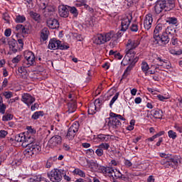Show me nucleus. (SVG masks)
Segmentation results:
<instances>
[{"label": "nucleus", "instance_id": "1", "mask_svg": "<svg viewBox=\"0 0 182 182\" xmlns=\"http://www.w3.org/2000/svg\"><path fill=\"white\" fill-rule=\"evenodd\" d=\"M14 140L18 143H22L23 147H26V149L24 151V154L26 156L38 154V153L42 150V148L39 144L35 142V138H31L28 135H25L24 133L16 135Z\"/></svg>", "mask_w": 182, "mask_h": 182}, {"label": "nucleus", "instance_id": "2", "mask_svg": "<svg viewBox=\"0 0 182 182\" xmlns=\"http://www.w3.org/2000/svg\"><path fill=\"white\" fill-rule=\"evenodd\" d=\"M122 37V32L118 31L117 34H114V32L110 31L107 33L105 35L98 34L97 37L94 39V43L95 45H103L106 42H109L111 40L109 46H117L119 43V38Z\"/></svg>", "mask_w": 182, "mask_h": 182}, {"label": "nucleus", "instance_id": "3", "mask_svg": "<svg viewBox=\"0 0 182 182\" xmlns=\"http://www.w3.org/2000/svg\"><path fill=\"white\" fill-rule=\"evenodd\" d=\"M120 120L126 122V118L119 114L110 112L109 117L106 119V122L107 123V126L109 129H114L116 130L122 127V122Z\"/></svg>", "mask_w": 182, "mask_h": 182}, {"label": "nucleus", "instance_id": "4", "mask_svg": "<svg viewBox=\"0 0 182 182\" xmlns=\"http://www.w3.org/2000/svg\"><path fill=\"white\" fill-rule=\"evenodd\" d=\"M178 163H181V156L178 155H169L166 159H161L160 161V164L164 166L165 168H176L178 166Z\"/></svg>", "mask_w": 182, "mask_h": 182}, {"label": "nucleus", "instance_id": "5", "mask_svg": "<svg viewBox=\"0 0 182 182\" xmlns=\"http://www.w3.org/2000/svg\"><path fill=\"white\" fill-rule=\"evenodd\" d=\"M166 31V24H158L154 31V36L150 40V44L154 46L159 43V39H160V36L164 35Z\"/></svg>", "mask_w": 182, "mask_h": 182}, {"label": "nucleus", "instance_id": "6", "mask_svg": "<svg viewBox=\"0 0 182 182\" xmlns=\"http://www.w3.org/2000/svg\"><path fill=\"white\" fill-rule=\"evenodd\" d=\"M126 55L122 60V63H124L126 60L128 62H132V63H137L139 62V58L136 56V47L128 46L125 50Z\"/></svg>", "mask_w": 182, "mask_h": 182}, {"label": "nucleus", "instance_id": "7", "mask_svg": "<svg viewBox=\"0 0 182 182\" xmlns=\"http://www.w3.org/2000/svg\"><path fill=\"white\" fill-rule=\"evenodd\" d=\"M98 172L111 177H115V178H120L122 174L120 173V171L109 166H100L98 168Z\"/></svg>", "mask_w": 182, "mask_h": 182}, {"label": "nucleus", "instance_id": "8", "mask_svg": "<svg viewBox=\"0 0 182 182\" xmlns=\"http://www.w3.org/2000/svg\"><path fill=\"white\" fill-rule=\"evenodd\" d=\"M48 177L52 182H61L63 178L62 171L54 168L48 173Z\"/></svg>", "mask_w": 182, "mask_h": 182}, {"label": "nucleus", "instance_id": "9", "mask_svg": "<svg viewBox=\"0 0 182 182\" xmlns=\"http://www.w3.org/2000/svg\"><path fill=\"white\" fill-rule=\"evenodd\" d=\"M164 9H166V11H171V9H170V4H168V1L167 4V1H166V0L158 1L155 5L156 14H161V12H163Z\"/></svg>", "mask_w": 182, "mask_h": 182}, {"label": "nucleus", "instance_id": "10", "mask_svg": "<svg viewBox=\"0 0 182 182\" xmlns=\"http://www.w3.org/2000/svg\"><path fill=\"white\" fill-rule=\"evenodd\" d=\"M102 109V101L97 99L94 102L90 104L88 107V114H95L97 112H99Z\"/></svg>", "mask_w": 182, "mask_h": 182}, {"label": "nucleus", "instance_id": "11", "mask_svg": "<svg viewBox=\"0 0 182 182\" xmlns=\"http://www.w3.org/2000/svg\"><path fill=\"white\" fill-rule=\"evenodd\" d=\"M132 19L133 17L132 14H129L128 16H124L121 21V29L119 32H126L129 29L130 26V23H132Z\"/></svg>", "mask_w": 182, "mask_h": 182}, {"label": "nucleus", "instance_id": "12", "mask_svg": "<svg viewBox=\"0 0 182 182\" xmlns=\"http://www.w3.org/2000/svg\"><path fill=\"white\" fill-rule=\"evenodd\" d=\"M35 100V97L28 93H24L22 95L21 102H23V103L26 105V106L28 107H31L33 103H34Z\"/></svg>", "mask_w": 182, "mask_h": 182}, {"label": "nucleus", "instance_id": "13", "mask_svg": "<svg viewBox=\"0 0 182 182\" xmlns=\"http://www.w3.org/2000/svg\"><path fill=\"white\" fill-rule=\"evenodd\" d=\"M62 143V137L59 135H55L52 136L48 141V146L53 149V147H56V146H59Z\"/></svg>", "mask_w": 182, "mask_h": 182}, {"label": "nucleus", "instance_id": "14", "mask_svg": "<svg viewBox=\"0 0 182 182\" xmlns=\"http://www.w3.org/2000/svg\"><path fill=\"white\" fill-rule=\"evenodd\" d=\"M151 25H153V15L148 14L145 16L144 19V28L146 31H150Z\"/></svg>", "mask_w": 182, "mask_h": 182}, {"label": "nucleus", "instance_id": "15", "mask_svg": "<svg viewBox=\"0 0 182 182\" xmlns=\"http://www.w3.org/2000/svg\"><path fill=\"white\" fill-rule=\"evenodd\" d=\"M58 13L62 18H68L69 16V6H60L58 7Z\"/></svg>", "mask_w": 182, "mask_h": 182}, {"label": "nucleus", "instance_id": "16", "mask_svg": "<svg viewBox=\"0 0 182 182\" xmlns=\"http://www.w3.org/2000/svg\"><path fill=\"white\" fill-rule=\"evenodd\" d=\"M23 63V66H26V68H31V66H35L36 63L35 54L31 55L28 58H26Z\"/></svg>", "mask_w": 182, "mask_h": 182}, {"label": "nucleus", "instance_id": "17", "mask_svg": "<svg viewBox=\"0 0 182 182\" xmlns=\"http://www.w3.org/2000/svg\"><path fill=\"white\" fill-rule=\"evenodd\" d=\"M170 42V38L168 36L164 33L161 36H159V38H158V43L157 45H160V46H163V45H167Z\"/></svg>", "mask_w": 182, "mask_h": 182}, {"label": "nucleus", "instance_id": "18", "mask_svg": "<svg viewBox=\"0 0 182 182\" xmlns=\"http://www.w3.org/2000/svg\"><path fill=\"white\" fill-rule=\"evenodd\" d=\"M47 26L50 29L59 28V21L56 18H50L47 20Z\"/></svg>", "mask_w": 182, "mask_h": 182}, {"label": "nucleus", "instance_id": "19", "mask_svg": "<svg viewBox=\"0 0 182 182\" xmlns=\"http://www.w3.org/2000/svg\"><path fill=\"white\" fill-rule=\"evenodd\" d=\"M113 136H110L109 134H100L97 136V139L98 141H102V143H107V141H109L110 139H112Z\"/></svg>", "mask_w": 182, "mask_h": 182}, {"label": "nucleus", "instance_id": "20", "mask_svg": "<svg viewBox=\"0 0 182 182\" xmlns=\"http://www.w3.org/2000/svg\"><path fill=\"white\" fill-rule=\"evenodd\" d=\"M127 63H129V66L126 68V70L124 72V76H128V75H130V72L132 71L133 68H134V65H136V63H133V62H130L129 60H126L124 63V66H126V65H127Z\"/></svg>", "mask_w": 182, "mask_h": 182}, {"label": "nucleus", "instance_id": "21", "mask_svg": "<svg viewBox=\"0 0 182 182\" xmlns=\"http://www.w3.org/2000/svg\"><path fill=\"white\" fill-rule=\"evenodd\" d=\"M139 45H141V40L140 38L129 40L127 43V46H139Z\"/></svg>", "mask_w": 182, "mask_h": 182}, {"label": "nucleus", "instance_id": "22", "mask_svg": "<svg viewBox=\"0 0 182 182\" xmlns=\"http://www.w3.org/2000/svg\"><path fill=\"white\" fill-rule=\"evenodd\" d=\"M49 30L47 28H44L42 29L41 33V39L45 42V41H48V38H49Z\"/></svg>", "mask_w": 182, "mask_h": 182}, {"label": "nucleus", "instance_id": "23", "mask_svg": "<svg viewBox=\"0 0 182 182\" xmlns=\"http://www.w3.org/2000/svg\"><path fill=\"white\" fill-rule=\"evenodd\" d=\"M151 115L155 119H161L163 117V111L161 109H153Z\"/></svg>", "mask_w": 182, "mask_h": 182}, {"label": "nucleus", "instance_id": "24", "mask_svg": "<svg viewBox=\"0 0 182 182\" xmlns=\"http://www.w3.org/2000/svg\"><path fill=\"white\" fill-rule=\"evenodd\" d=\"M166 22L169 25H174L175 26L178 25V19L176 17H167Z\"/></svg>", "mask_w": 182, "mask_h": 182}, {"label": "nucleus", "instance_id": "25", "mask_svg": "<svg viewBox=\"0 0 182 182\" xmlns=\"http://www.w3.org/2000/svg\"><path fill=\"white\" fill-rule=\"evenodd\" d=\"M48 46H63V44H62V41L57 38H52L49 41Z\"/></svg>", "mask_w": 182, "mask_h": 182}, {"label": "nucleus", "instance_id": "26", "mask_svg": "<svg viewBox=\"0 0 182 182\" xmlns=\"http://www.w3.org/2000/svg\"><path fill=\"white\" fill-rule=\"evenodd\" d=\"M68 109L67 111V112L70 114V113H75V112H76V103L75 102H70L68 104Z\"/></svg>", "mask_w": 182, "mask_h": 182}, {"label": "nucleus", "instance_id": "27", "mask_svg": "<svg viewBox=\"0 0 182 182\" xmlns=\"http://www.w3.org/2000/svg\"><path fill=\"white\" fill-rule=\"evenodd\" d=\"M43 180H45V178L43 177L42 175H36L30 178L28 182H41L43 181Z\"/></svg>", "mask_w": 182, "mask_h": 182}, {"label": "nucleus", "instance_id": "28", "mask_svg": "<svg viewBox=\"0 0 182 182\" xmlns=\"http://www.w3.org/2000/svg\"><path fill=\"white\" fill-rule=\"evenodd\" d=\"M27 132L24 133L25 136H29L31 139H33V134L36 133V130L33 129L32 127H27Z\"/></svg>", "mask_w": 182, "mask_h": 182}, {"label": "nucleus", "instance_id": "29", "mask_svg": "<svg viewBox=\"0 0 182 182\" xmlns=\"http://www.w3.org/2000/svg\"><path fill=\"white\" fill-rule=\"evenodd\" d=\"M176 34V28H174L172 26H168L167 28L165 27V35H171V36H173V35Z\"/></svg>", "mask_w": 182, "mask_h": 182}, {"label": "nucleus", "instance_id": "30", "mask_svg": "<svg viewBox=\"0 0 182 182\" xmlns=\"http://www.w3.org/2000/svg\"><path fill=\"white\" fill-rule=\"evenodd\" d=\"M44 114L45 113L43 112V111H37L32 114L31 119H33V120H38L39 117H43Z\"/></svg>", "mask_w": 182, "mask_h": 182}, {"label": "nucleus", "instance_id": "31", "mask_svg": "<svg viewBox=\"0 0 182 182\" xmlns=\"http://www.w3.org/2000/svg\"><path fill=\"white\" fill-rule=\"evenodd\" d=\"M73 174H75L76 176H79L80 177L85 178L86 177V173L85 171H82L80 168H77L73 171Z\"/></svg>", "mask_w": 182, "mask_h": 182}, {"label": "nucleus", "instance_id": "32", "mask_svg": "<svg viewBox=\"0 0 182 182\" xmlns=\"http://www.w3.org/2000/svg\"><path fill=\"white\" fill-rule=\"evenodd\" d=\"M30 16L36 22H39L41 21V15L36 12L31 11Z\"/></svg>", "mask_w": 182, "mask_h": 182}, {"label": "nucleus", "instance_id": "33", "mask_svg": "<svg viewBox=\"0 0 182 182\" xmlns=\"http://www.w3.org/2000/svg\"><path fill=\"white\" fill-rule=\"evenodd\" d=\"M48 48L50 50H58V49H60V50H68L69 46H48Z\"/></svg>", "mask_w": 182, "mask_h": 182}, {"label": "nucleus", "instance_id": "34", "mask_svg": "<svg viewBox=\"0 0 182 182\" xmlns=\"http://www.w3.org/2000/svg\"><path fill=\"white\" fill-rule=\"evenodd\" d=\"M68 12H70L75 18L77 17V15H79V11H77V9H76L75 6H68Z\"/></svg>", "mask_w": 182, "mask_h": 182}, {"label": "nucleus", "instance_id": "35", "mask_svg": "<svg viewBox=\"0 0 182 182\" xmlns=\"http://www.w3.org/2000/svg\"><path fill=\"white\" fill-rule=\"evenodd\" d=\"M141 69L144 73H146L147 71L150 70V67L147 62L143 61L141 64Z\"/></svg>", "mask_w": 182, "mask_h": 182}, {"label": "nucleus", "instance_id": "36", "mask_svg": "<svg viewBox=\"0 0 182 182\" xmlns=\"http://www.w3.org/2000/svg\"><path fill=\"white\" fill-rule=\"evenodd\" d=\"M25 21H26V17H25V16L18 15L16 16L15 22H16V23H23Z\"/></svg>", "mask_w": 182, "mask_h": 182}, {"label": "nucleus", "instance_id": "37", "mask_svg": "<svg viewBox=\"0 0 182 182\" xmlns=\"http://www.w3.org/2000/svg\"><path fill=\"white\" fill-rule=\"evenodd\" d=\"M16 31H17V32H21V33H26V28L22 24H18L16 26Z\"/></svg>", "mask_w": 182, "mask_h": 182}, {"label": "nucleus", "instance_id": "38", "mask_svg": "<svg viewBox=\"0 0 182 182\" xmlns=\"http://www.w3.org/2000/svg\"><path fill=\"white\" fill-rule=\"evenodd\" d=\"M75 136H76L75 131H73L70 128H69L67 133V139H68V140H72Z\"/></svg>", "mask_w": 182, "mask_h": 182}, {"label": "nucleus", "instance_id": "39", "mask_svg": "<svg viewBox=\"0 0 182 182\" xmlns=\"http://www.w3.org/2000/svg\"><path fill=\"white\" fill-rule=\"evenodd\" d=\"M79 122H74L72 126L70 127V129L75 132V133H77V132H79Z\"/></svg>", "mask_w": 182, "mask_h": 182}, {"label": "nucleus", "instance_id": "40", "mask_svg": "<svg viewBox=\"0 0 182 182\" xmlns=\"http://www.w3.org/2000/svg\"><path fill=\"white\" fill-rule=\"evenodd\" d=\"M168 136L169 139H172V140H176V139H177V133L173 130H169L168 132Z\"/></svg>", "mask_w": 182, "mask_h": 182}, {"label": "nucleus", "instance_id": "41", "mask_svg": "<svg viewBox=\"0 0 182 182\" xmlns=\"http://www.w3.org/2000/svg\"><path fill=\"white\" fill-rule=\"evenodd\" d=\"M12 119H14V115L12 114H6L2 117L3 122H9V120H12Z\"/></svg>", "mask_w": 182, "mask_h": 182}, {"label": "nucleus", "instance_id": "42", "mask_svg": "<svg viewBox=\"0 0 182 182\" xmlns=\"http://www.w3.org/2000/svg\"><path fill=\"white\" fill-rule=\"evenodd\" d=\"M119 99V92H117L114 96L112 98L109 102V107L112 109L113 107V105H114V102Z\"/></svg>", "mask_w": 182, "mask_h": 182}, {"label": "nucleus", "instance_id": "43", "mask_svg": "<svg viewBox=\"0 0 182 182\" xmlns=\"http://www.w3.org/2000/svg\"><path fill=\"white\" fill-rule=\"evenodd\" d=\"M26 68H29V67H26L23 65H23L18 68V73H20L22 76H23V75H26L27 73Z\"/></svg>", "mask_w": 182, "mask_h": 182}, {"label": "nucleus", "instance_id": "44", "mask_svg": "<svg viewBox=\"0 0 182 182\" xmlns=\"http://www.w3.org/2000/svg\"><path fill=\"white\" fill-rule=\"evenodd\" d=\"M98 148L102 150H109L110 144H109V143H102L98 146Z\"/></svg>", "mask_w": 182, "mask_h": 182}, {"label": "nucleus", "instance_id": "45", "mask_svg": "<svg viewBox=\"0 0 182 182\" xmlns=\"http://www.w3.org/2000/svg\"><path fill=\"white\" fill-rule=\"evenodd\" d=\"M175 1L176 0H168L169 9H173L176 6ZM178 4H182V0H178Z\"/></svg>", "mask_w": 182, "mask_h": 182}, {"label": "nucleus", "instance_id": "46", "mask_svg": "<svg viewBox=\"0 0 182 182\" xmlns=\"http://www.w3.org/2000/svg\"><path fill=\"white\" fill-rule=\"evenodd\" d=\"M173 128L175 129V130H176V132H178V133L182 134V124L175 123L173 125Z\"/></svg>", "mask_w": 182, "mask_h": 182}, {"label": "nucleus", "instance_id": "47", "mask_svg": "<svg viewBox=\"0 0 182 182\" xmlns=\"http://www.w3.org/2000/svg\"><path fill=\"white\" fill-rule=\"evenodd\" d=\"M53 159V160H56V156L54 157H50L46 163V167L47 168H50V167H52V164H53V162H52V159Z\"/></svg>", "mask_w": 182, "mask_h": 182}, {"label": "nucleus", "instance_id": "48", "mask_svg": "<svg viewBox=\"0 0 182 182\" xmlns=\"http://www.w3.org/2000/svg\"><path fill=\"white\" fill-rule=\"evenodd\" d=\"M10 18L11 17L9 16V14L8 13L3 14L2 18L4 19V21H5L6 23H9Z\"/></svg>", "mask_w": 182, "mask_h": 182}, {"label": "nucleus", "instance_id": "49", "mask_svg": "<svg viewBox=\"0 0 182 182\" xmlns=\"http://www.w3.org/2000/svg\"><path fill=\"white\" fill-rule=\"evenodd\" d=\"M86 2H87V0H76L75 5L79 7L83 6Z\"/></svg>", "mask_w": 182, "mask_h": 182}, {"label": "nucleus", "instance_id": "50", "mask_svg": "<svg viewBox=\"0 0 182 182\" xmlns=\"http://www.w3.org/2000/svg\"><path fill=\"white\" fill-rule=\"evenodd\" d=\"M171 43L173 46H180L181 42L178 41V40L176 38L173 37L171 38Z\"/></svg>", "mask_w": 182, "mask_h": 182}, {"label": "nucleus", "instance_id": "51", "mask_svg": "<svg viewBox=\"0 0 182 182\" xmlns=\"http://www.w3.org/2000/svg\"><path fill=\"white\" fill-rule=\"evenodd\" d=\"M16 52H18V47H16V46H10L9 47V53L10 55H12V53H16Z\"/></svg>", "mask_w": 182, "mask_h": 182}, {"label": "nucleus", "instance_id": "52", "mask_svg": "<svg viewBox=\"0 0 182 182\" xmlns=\"http://www.w3.org/2000/svg\"><path fill=\"white\" fill-rule=\"evenodd\" d=\"M33 55H35L32 51H25L24 52V60L28 59V58H31L33 56Z\"/></svg>", "mask_w": 182, "mask_h": 182}, {"label": "nucleus", "instance_id": "53", "mask_svg": "<svg viewBox=\"0 0 182 182\" xmlns=\"http://www.w3.org/2000/svg\"><path fill=\"white\" fill-rule=\"evenodd\" d=\"M119 180H122V181L129 182L130 181V178H129V176L122 174L121 177L119 178Z\"/></svg>", "mask_w": 182, "mask_h": 182}, {"label": "nucleus", "instance_id": "54", "mask_svg": "<svg viewBox=\"0 0 182 182\" xmlns=\"http://www.w3.org/2000/svg\"><path fill=\"white\" fill-rule=\"evenodd\" d=\"M157 97H158L159 100H160L161 102H164V100H167V99H170V97L164 96L162 95H158Z\"/></svg>", "mask_w": 182, "mask_h": 182}, {"label": "nucleus", "instance_id": "55", "mask_svg": "<svg viewBox=\"0 0 182 182\" xmlns=\"http://www.w3.org/2000/svg\"><path fill=\"white\" fill-rule=\"evenodd\" d=\"M130 29L132 32H137V31H139V26H137V24L136 23H132Z\"/></svg>", "mask_w": 182, "mask_h": 182}, {"label": "nucleus", "instance_id": "56", "mask_svg": "<svg viewBox=\"0 0 182 182\" xmlns=\"http://www.w3.org/2000/svg\"><path fill=\"white\" fill-rule=\"evenodd\" d=\"M124 164L127 168L132 167V166H133V164L132 163V161H130V160L126 159H124Z\"/></svg>", "mask_w": 182, "mask_h": 182}, {"label": "nucleus", "instance_id": "57", "mask_svg": "<svg viewBox=\"0 0 182 182\" xmlns=\"http://www.w3.org/2000/svg\"><path fill=\"white\" fill-rule=\"evenodd\" d=\"M103 149H102L101 148H99L96 149L95 151V154H97V156H98V157H102V156H103Z\"/></svg>", "mask_w": 182, "mask_h": 182}, {"label": "nucleus", "instance_id": "58", "mask_svg": "<svg viewBox=\"0 0 182 182\" xmlns=\"http://www.w3.org/2000/svg\"><path fill=\"white\" fill-rule=\"evenodd\" d=\"M12 63H19L21 62V55H17L11 60Z\"/></svg>", "mask_w": 182, "mask_h": 182}, {"label": "nucleus", "instance_id": "59", "mask_svg": "<svg viewBox=\"0 0 182 182\" xmlns=\"http://www.w3.org/2000/svg\"><path fill=\"white\" fill-rule=\"evenodd\" d=\"M109 166H110L111 167H114L116 166H119V161L112 159L111 160V161L109 163Z\"/></svg>", "mask_w": 182, "mask_h": 182}, {"label": "nucleus", "instance_id": "60", "mask_svg": "<svg viewBox=\"0 0 182 182\" xmlns=\"http://www.w3.org/2000/svg\"><path fill=\"white\" fill-rule=\"evenodd\" d=\"M7 135H8V132L5 130L0 131V139H5V137H6Z\"/></svg>", "mask_w": 182, "mask_h": 182}, {"label": "nucleus", "instance_id": "61", "mask_svg": "<svg viewBox=\"0 0 182 182\" xmlns=\"http://www.w3.org/2000/svg\"><path fill=\"white\" fill-rule=\"evenodd\" d=\"M11 33H12V30L11 28H6L4 31V35L5 36H6V38H9Z\"/></svg>", "mask_w": 182, "mask_h": 182}, {"label": "nucleus", "instance_id": "62", "mask_svg": "<svg viewBox=\"0 0 182 182\" xmlns=\"http://www.w3.org/2000/svg\"><path fill=\"white\" fill-rule=\"evenodd\" d=\"M4 96L6 97V99H11L14 95L12 94V92H5L4 93Z\"/></svg>", "mask_w": 182, "mask_h": 182}, {"label": "nucleus", "instance_id": "63", "mask_svg": "<svg viewBox=\"0 0 182 182\" xmlns=\"http://www.w3.org/2000/svg\"><path fill=\"white\" fill-rule=\"evenodd\" d=\"M41 1V6H43V9H46L48 6V0H40Z\"/></svg>", "mask_w": 182, "mask_h": 182}, {"label": "nucleus", "instance_id": "64", "mask_svg": "<svg viewBox=\"0 0 182 182\" xmlns=\"http://www.w3.org/2000/svg\"><path fill=\"white\" fill-rule=\"evenodd\" d=\"M171 55H182V50H170Z\"/></svg>", "mask_w": 182, "mask_h": 182}]
</instances>
